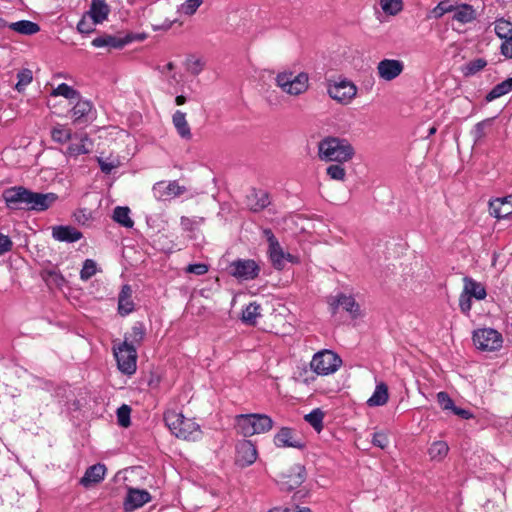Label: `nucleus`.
<instances>
[{"instance_id":"f257e3e1","label":"nucleus","mask_w":512,"mask_h":512,"mask_svg":"<svg viewBox=\"0 0 512 512\" xmlns=\"http://www.w3.org/2000/svg\"><path fill=\"white\" fill-rule=\"evenodd\" d=\"M317 155L321 161L347 163L355 156V149L346 138L327 136L318 142Z\"/></svg>"},{"instance_id":"f03ea898","label":"nucleus","mask_w":512,"mask_h":512,"mask_svg":"<svg viewBox=\"0 0 512 512\" xmlns=\"http://www.w3.org/2000/svg\"><path fill=\"white\" fill-rule=\"evenodd\" d=\"M164 420L169 430L177 437L188 441H196L202 431L200 425L193 419L186 418L181 412L167 410L164 413Z\"/></svg>"},{"instance_id":"7ed1b4c3","label":"nucleus","mask_w":512,"mask_h":512,"mask_svg":"<svg viewBox=\"0 0 512 512\" xmlns=\"http://www.w3.org/2000/svg\"><path fill=\"white\" fill-rule=\"evenodd\" d=\"M275 85L285 94L292 97H299L305 94L310 87L308 73H295L290 69L280 71L275 76Z\"/></svg>"},{"instance_id":"20e7f679","label":"nucleus","mask_w":512,"mask_h":512,"mask_svg":"<svg viewBox=\"0 0 512 512\" xmlns=\"http://www.w3.org/2000/svg\"><path fill=\"white\" fill-rule=\"evenodd\" d=\"M235 425L240 434L250 437L269 432L274 425L272 418L266 414H240L235 417Z\"/></svg>"},{"instance_id":"39448f33","label":"nucleus","mask_w":512,"mask_h":512,"mask_svg":"<svg viewBox=\"0 0 512 512\" xmlns=\"http://www.w3.org/2000/svg\"><path fill=\"white\" fill-rule=\"evenodd\" d=\"M342 365V359L332 350L324 349L315 353L310 361L311 370L319 376L334 374Z\"/></svg>"},{"instance_id":"423d86ee","label":"nucleus","mask_w":512,"mask_h":512,"mask_svg":"<svg viewBox=\"0 0 512 512\" xmlns=\"http://www.w3.org/2000/svg\"><path fill=\"white\" fill-rule=\"evenodd\" d=\"M328 96L341 105H349L356 98L357 86L347 78L327 82Z\"/></svg>"},{"instance_id":"0eeeda50","label":"nucleus","mask_w":512,"mask_h":512,"mask_svg":"<svg viewBox=\"0 0 512 512\" xmlns=\"http://www.w3.org/2000/svg\"><path fill=\"white\" fill-rule=\"evenodd\" d=\"M264 234L268 241V256L273 267L277 270H282L285 266V261L293 264H299L300 258L291 253L283 250L277 238L274 236L270 229H265Z\"/></svg>"},{"instance_id":"6e6552de","label":"nucleus","mask_w":512,"mask_h":512,"mask_svg":"<svg viewBox=\"0 0 512 512\" xmlns=\"http://www.w3.org/2000/svg\"><path fill=\"white\" fill-rule=\"evenodd\" d=\"M113 350L119 370L128 375L135 373L137 368L136 348L127 341H123L118 346H114Z\"/></svg>"},{"instance_id":"1a4fd4ad","label":"nucleus","mask_w":512,"mask_h":512,"mask_svg":"<svg viewBox=\"0 0 512 512\" xmlns=\"http://www.w3.org/2000/svg\"><path fill=\"white\" fill-rule=\"evenodd\" d=\"M472 340L475 347L481 351H497L503 345L502 335L495 329L482 328L473 332Z\"/></svg>"},{"instance_id":"9d476101","label":"nucleus","mask_w":512,"mask_h":512,"mask_svg":"<svg viewBox=\"0 0 512 512\" xmlns=\"http://www.w3.org/2000/svg\"><path fill=\"white\" fill-rule=\"evenodd\" d=\"M229 274L239 280H253L258 277L260 267L252 259H238L230 263Z\"/></svg>"},{"instance_id":"9b49d317","label":"nucleus","mask_w":512,"mask_h":512,"mask_svg":"<svg viewBox=\"0 0 512 512\" xmlns=\"http://www.w3.org/2000/svg\"><path fill=\"white\" fill-rule=\"evenodd\" d=\"M29 190L23 186H14L3 191L2 197L9 209H26L28 205Z\"/></svg>"},{"instance_id":"f8f14e48","label":"nucleus","mask_w":512,"mask_h":512,"mask_svg":"<svg viewBox=\"0 0 512 512\" xmlns=\"http://www.w3.org/2000/svg\"><path fill=\"white\" fill-rule=\"evenodd\" d=\"M305 480V468L300 464L290 467L287 472L279 476L278 483L283 490H293L299 487Z\"/></svg>"},{"instance_id":"ddd939ff","label":"nucleus","mask_w":512,"mask_h":512,"mask_svg":"<svg viewBox=\"0 0 512 512\" xmlns=\"http://www.w3.org/2000/svg\"><path fill=\"white\" fill-rule=\"evenodd\" d=\"M378 77L385 81L396 79L404 70V63L398 59H383L377 64Z\"/></svg>"},{"instance_id":"4468645a","label":"nucleus","mask_w":512,"mask_h":512,"mask_svg":"<svg viewBox=\"0 0 512 512\" xmlns=\"http://www.w3.org/2000/svg\"><path fill=\"white\" fill-rule=\"evenodd\" d=\"M152 190L155 198L158 200H166L169 198L178 197L186 192V188L179 185L177 181L157 182L154 184Z\"/></svg>"},{"instance_id":"2eb2a0df","label":"nucleus","mask_w":512,"mask_h":512,"mask_svg":"<svg viewBox=\"0 0 512 512\" xmlns=\"http://www.w3.org/2000/svg\"><path fill=\"white\" fill-rule=\"evenodd\" d=\"M256 446L250 440H242L236 446V464L241 467L252 465L257 459Z\"/></svg>"},{"instance_id":"dca6fc26","label":"nucleus","mask_w":512,"mask_h":512,"mask_svg":"<svg viewBox=\"0 0 512 512\" xmlns=\"http://www.w3.org/2000/svg\"><path fill=\"white\" fill-rule=\"evenodd\" d=\"M58 199L57 194L38 193L29 190L27 210L45 211L50 208Z\"/></svg>"},{"instance_id":"f3484780","label":"nucleus","mask_w":512,"mask_h":512,"mask_svg":"<svg viewBox=\"0 0 512 512\" xmlns=\"http://www.w3.org/2000/svg\"><path fill=\"white\" fill-rule=\"evenodd\" d=\"M490 214L497 219L512 218V195L489 202Z\"/></svg>"},{"instance_id":"a211bd4d","label":"nucleus","mask_w":512,"mask_h":512,"mask_svg":"<svg viewBox=\"0 0 512 512\" xmlns=\"http://www.w3.org/2000/svg\"><path fill=\"white\" fill-rule=\"evenodd\" d=\"M106 474V467L103 464L97 463L88 467L80 479L79 483L85 488H91L100 483Z\"/></svg>"},{"instance_id":"6ab92c4d","label":"nucleus","mask_w":512,"mask_h":512,"mask_svg":"<svg viewBox=\"0 0 512 512\" xmlns=\"http://www.w3.org/2000/svg\"><path fill=\"white\" fill-rule=\"evenodd\" d=\"M274 444L279 448H301L302 443L296 437L294 431L288 427H282L274 436Z\"/></svg>"},{"instance_id":"aec40b11","label":"nucleus","mask_w":512,"mask_h":512,"mask_svg":"<svg viewBox=\"0 0 512 512\" xmlns=\"http://www.w3.org/2000/svg\"><path fill=\"white\" fill-rule=\"evenodd\" d=\"M151 501V496L146 490L130 488L125 498L126 510L141 508L144 504Z\"/></svg>"},{"instance_id":"412c9836","label":"nucleus","mask_w":512,"mask_h":512,"mask_svg":"<svg viewBox=\"0 0 512 512\" xmlns=\"http://www.w3.org/2000/svg\"><path fill=\"white\" fill-rule=\"evenodd\" d=\"M172 124L181 139L186 141L192 139V131L185 112L176 110L172 115Z\"/></svg>"},{"instance_id":"4be33fe9","label":"nucleus","mask_w":512,"mask_h":512,"mask_svg":"<svg viewBox=\"0 0 512 512\" xmlns=\"http://www.w3.org/2000/svg\"><path fill=\"white\" fill-rule=\"evenodd\" d=\"M54 239L61 242H76L82 238V233L72 226H55L52 229Z\"/></svg>"},{"instance_id":"5701e85b","label":"nucleus","mask_w":512,"mask_h":512,"mask_svg":"<svg viewBox=\"0 0 512 512\" xmlns=\"http://www.w3.org/2000/svg\"><path fill=\"white\" fill-rule=\"evenodd\" d=\"M75 140H79L78 142H72L66 149L65 155L68 157H78L83 154H88L90 152L91 141L87 134L81 135L79 138L75 137Z\"/></svg>"},{"instance_id":"b1692460","label":"nucleus","mask_w":512,"mask_h":512,"mask_svg":"<svg viewBox=\"0 0 512 512\" xmlns=\"http://www.w3.org/2000/svg\"><path fill=\"white\" fill-rule=\"evenodd\" d=\"M134 310L132 300V288L130 285H124L118 297V312L122 316L130 314Z\"/></svg>"},{"instance_id":"393cba45","label":"nucleus","mask_w":512,"mask_h":512,"mask_svg":"<svg viewBox=\"0 0 512 512\" xmlns=\"http://www.w3.org/2000/svg\"><path fill=\"white\" fill-rule=\"evenodd\" d=\"M331 306L333 312H335L336 308L342 307L345 311L349 312L352 317H357L360 314L359 305L352 296L341 294L331 303Z\"/></svg>"},{"instance_id":"a878e982","label":"nucleus","mask_w":512,"mask_h":512,"mask_svg":"<svg viewBox=\"0 0 512 512\" xmlns=\"http://www.w3.org/2000/svg\"><path fill=\"white\" fill-rule=\"evenodd\" d=\"M389 400L388 386L384 382L377 383L372 396L367 400L369 407L384 406Z\"/></svg>"},{"instance_id":"bb28decb","label":"nucleus","mask_w":512,"mask_h":512,"mask_svg":"<svg viewBox=\"0 0 512 512\" xmlns=\"http://www.w3.org/2000/svg\"><path fill=\"white\" fill-rule=\"evenodd\" d=\"M128 41L112 35H102L92 40V45L96 48L121 49Z\"/></svg>"},{"instance_id":"cd10ccee","label":"nucleus","mask_w":512,"mask_h":512,"mask_svg":"<svg viewBox=\"0 0 512 512\" xmlns=\"http://www.w3.org/2000/svg\"><path fill=\"white\" fill-rule=\"evenodd\" d=\"M110 9L104 0H92L90 9L86 12L98 24L107 19Z\"/></svg>"},{"instance_id":"c85d7f7f","label":"nucleus","mask_w":512,"mask_h":512,"mask_svg":"<svg viewBox=\"0 0 512 512\" xmlns=\"http://www.w3.org/2000/svg\"><path fill=\"white\" fill-rule=\"evenodd\" d=\"M476 17V9L472 5L462 2L459 3L455 14H453V20L461 24L471 23L476 19Z\"/></svg>"},{"instance_id":"c756f323","label":"nucleus","mask_w":512,"mask_h":512,"mask_svg":"<svg viewBox=\"0 0 512 512\" xmlns=\"http://www.w3.org/2000/svg\"><path fill=\"white\" fill-rule=\"evenodd\" d=\"M8 28L22 35H33L40 31L39 25L29 20H21L18 22L10 23Z\"/></svg>"},{"instance_id":"7c9ffc66","label":"nucleus","mask_w":512,"mask_h":512,"mask_svg":"<svg viewBox=\"0 0 512 512\" xmlns=\"http://www.w3.org/2000/svg\"><path fill=\"white\" fill-rule=\"evenodd\" d=\"M51 138L56 143L66 144L73 139L72 130L65 125L57 123L51 129Z\"/></svg>"},{"instance_id":"2f4dec72","label":"nucleus","mask_w":512,"mask_h":512,"mask_svg":"<svg viewBox=\"0 0 512 512\" xmlns=\"http://www.w3.org/2000/svg\"><path fill=\"white\" fill-rule=\"evenodd\" d=\"M464 292L477 300H483L486 297L484 286L471 278H464Z\"/></svg>"},{"instance_id":"473e14b6","label":"nucleus","mask_w":512,"mask_h":512,"mask_svg":"<svg viewBox=\"0 0 512 512\" xmlns=\"http://www.w3.org/2000/svg\"><path fill=\"white\" fill-rule=\"evenodd\" d=\"M449 452V446L445 441H434L429 449L428 455L432 461L440 462L442 461Z\"/></svg>"},{"instance_id":"72a5a7b5","label":"nucleus","mask_w":512,"mask_h":512,"mask_svg":"<svg viewBox=\"0 0 512 512\" xmlns=\"http://www.w3.org/2000/svg\"><path fill=\"white\" fill-rule=\"evenodd\" d=\"M92 110V105L89 101L79 100L71 110L74 123H80L86 118Z\"/></svg>"},{"instance_id":"f704fd0d","label":"nucleus","mask_w":512,"mask_h":512,"mask_svg":"<svg viewBox=\"0 0 512 512\" xmlns=\"http://www.w3.org/2000/svg\"><path fill=\"white\" fill-rule=\"evenodd\" d=\"M145 337V328L142 323H136L129 333H127L124 337V341L132 344L133 347L140 345Z\"/></svg>"},{"instance_id":"c9c22d12","label":"nucleus","mask_w":512,"mask_h":512,"mask_svg":"<svg viewBox=\"0 0 512 512\" xmlns=\"http://www.w3.org/2000/svg\"><path fill=\"white\" fill-rule=\"evenodd\" d=\"M512 91V77L504 80L492 88V90L486 95L488 102L493 101L509 92Z\"/></svg>"},{"instance_id":"e433bc0d","label":"nucleus","mask_w":512,"mask_h":512,"mask_svg":"<svg viewBox=\"0 0 512 512\" xmlns=\"http://www.w3.org/2000/svg\"><path fill=\"white\" fill-rule=\"evenodd\" d=\"M112 218L115 222L126 228H131L134 225L133 220L130 218V209L128 207H116Z\"/></svg>"},{"instance_id":"4c0bfd02","label":"nucleus","mask_w":512,"mask_h":512,"mask_svg":"<svg viewBox=\"0 0 512 512\" xmlns=\"http://www.w3.org/2000/svg\"><path fill=\"white\" fill-rule=\"evenodd\" d=\"M459 3V0H443L433 9V14L436 18H440L446 13L453 12L455 14Z\"/></svg>"},{"instance_id":"58836bf2","label":"nucleus","mask_w":512,"mask_h":512,"mask_svg":"<svg viewBox=\"0 0 512 512\" xmlns=\"http://www.w3.org/2000/svg\"><path fill=\"white\" fill-rule=\"evenodd\" d=\"M380 7L384 14L396 16L403 9V0H379Z\"/></svg>"},{"instance_id":"ea45409f","label":"nucleus","mask_w":512,"mask_h":512,"mask_svg":"<svg viewBox=\"0 0 512 512\" xmlns=\"http://www.w3.org/2000/svg\"><path fill=\"white\" fill-rule=\"evenodd\" d=\"M494 25V31L501 40L512 37V22L500 18L495 21Z\"/></svg>"},{"instance_id":"a19ab883","label":"nucleus","mask_w":512,"mask_h":512,"mask_svg":"<svg viewBox=\"0 0 512 512\" xmlns=\"http://www.w3.org/2000/svg\"><path fill=\"white\" fill-rule=\"evenodd\" d=\"M345 163H335L326 168V174L331 180L343 182L346 179Z\"/></svg>"},{"instance_id":"79ce46f5","label":"nucleus","mask_w":512,"mask_h":512,"mask_svg":"<svg viewBox=\"0 0 512 512\" xmlns=\"http://www.w3.org/2000/svg\"><path fill=\"white\" fill-rule=\"evenodd\" d=\"M261 307L259 304L250 303L242 312V320L246 324L254 325L256 319L260 316Z\"/></svg>"},{"instance_id":"37998d69","label":"nucleus","mask_w":512,"mask_h":512,"mask_svg":"<svg viewBox=\"0 0 512 512\" xmlns=\"http://www.w3.org/2000/svg\"><path fill=\"white\" fill-rule=\"evenodd\" d=\"M304 419L317 431L323 429L324 413L321 409L316 408L309 414L305 415Z\"/></svg>"},{"instance_id":"c03bdc74","label":"nucleus","mask_w":512,"mask_h":512,"mask_svg":"<svg viewBox=\"0 0 512 512\" xmlns=\"http://www.w3.org/2000/svg\"><path fill=\"white\" fill-rule=\"evenodd\" d=\"M203 4L202 0H185L177 10L180 15L191 16Z\"/></svg>"},{"instance_id":"a18cd8bd","label":"nucleus","mask_w":512,"mask_h":512,"mask_svg":"<svg viewBox=\"0 0 512 512\" xmlns=\"http://www.w3.org/2000/svg\"><path fill=\"white\" fill-rule=\"evenodd\" d=\"M17 83L15 84V89L19 92H22L27 85L32 82L33 76L32 71L29 69H23L17 74Z\"/></svg>"},{"instance_id":"49530a36","label":"nucleus","mask_w":512,"mask_h":512,"mask_svg":"<svg viewBox=\"0 0 512 512\" xmlns=\"http://www.w3.org/2000/svg\"><path fill=\"white\" fill-rule=\"evenodd\" d=\"M97 24L94 19L90 18V16L85 13L77 24V30L80 33L89 34L95 30Z\"/></svg>"},{"instance_id":"de8ad7c7","label":"nucleus","mask_w":512,"mask_h":512,"mask_svg":"<svg viewBox=\"0 0 512 512\" xmlns=\"http://www.w3.org/2000/svg\"><path fill=\"white\" fill-rule=\"evenodd\" d=\"M97 273V264L92 259H86L83 263V267L80 271V278L83 281L89 280L92 276Z\"/></svg>"},{"instance_id":"09e8293b","label":"nucleus","mask_w":512,"mask_h":512,"mask_svg":"<svg viewBox=\"0 0 512 512\" xmlns=\"http://www.w3.org/2000/svg\"><path fill=\"white\" fill-rule=\"evenodd\" d=\"M52 96H63L67 99H74L78 96V93L76 90H74L71 86L67 85L66 83H61L60 85L55 88L52 93Z\"/></svg>"},{"instance_id":"8fccbe9b","label":"nucleus","mask_w":512,"mask_h":512,"mask_svg":"<svg viewBox=\"0 0 512 512\" xmlns=\"http://www.w3.org/2000/svg\"><path fill=\"white\" fill-rule=\"evenodd\" d=\"M130 413L131 408L128 405H122L117 410V421L118 424L124 428L130 425Z\"/></svg>"},{"instance_id":"3c124183","label":"nucleus","mask_w":512,"mask_h":512,"mask_svg":"<svg viewBox=\"0 0 512 512\" xmlns=\"http://www.w3.org/2000/svg\"><path fill=\"white\" fill-rule=\"evenodd\" d=\"M487 65L486 60L478 58L470 61L465 66V75H473L481 71Z\"/></svg>"},{"instance_id":"603ef678","label":"nucleus","mask_w":512,"mask_h":512,"mask_svg":"<svg viewBox=\"0 0 512 512\" xmlns=\"http://www.w3.org/2000/svg\"><path fill=\"white\" fill-rule=\"evenodd\" d=\"M437 401L444 410H453L454 402L446 392H439L437 394Z\"/></svg>"},{"instance_id":"864d4df0","label":"nucleus","mask_w":512,"mask_h":512,"mask_svg":"<svg viewBox=\"0 0 512 512\" xmlns=\"http://www.w3.org/2000/svg\"><path fill=\"white\" fill-rule=\"evenodd\" d=\"M372 443L374 446L385 449L388 446L389 439L386 433L376 432L373 434Z\"/></svg>"},{"instance_id":"5fc2aeb1","label":"nucleus","mask_w":512,"mask_h":512,"mask_svg":"<svg viewBox=\"0 0 512 512\" xmlns=\"http://www.w3.org/2000/svg\"><path fill=\"white\" fill-rule=\"evenodd\" d=\"M459 307L464 314H468L472 307L471 296L464 291L459 297Z\"/></svg>"},{"instance_id":"6e6d98bb","label":"nucleus","mask_w":512,"mask_h":512,"mask_svg":"<svg viewBox=\"0 0 512 512\" xmlns=\"http://www.w3.org/2000/svg\"><path fill=\"white\" fill-rule=\"evenodd\" d=\"M500 52L506 59H512V37L502 40Z\"/></svg>"},{"instance_id":"4d7b16f0","label":"nucleus","mask_w":512,"mask_h":512,"mask_svg":"<svg viewBox=\"0 0 512 512\" xmlns=\"http://www.w3.org/2000/svg\"><path fill=\"white\" fill-rule=\"evenodd\" d=\"M177 21H178L177 18H173V19L167 18L163 22H160L158 19L155 18L153 20L152 26H153L154 30H168L172 26V24Z\"/></svg>"},{"instance_id":"13d9d810","label":"nucleus","mask_w":512,"mask_h":512,"mask_svg":"<svg viewBox=\"0 0 512 512\" xmlns=\"http://www.w3.org/2000/svg\"><path fill=\"white\" fill-rule=\"evenodd\" d=\"M492 119L483 120L475 125L474 133L477 139H481L485 136V128L491 125Z\"/></svg>"},{"instance_id":"bf43d9fd","label":"nucleus","mask_w":512,"mask_h":512,"mask_svg":"<svg viewBox=\"0 0 512 512\" xmlns=\"http://www.w3.org/2000/svg\"><path fill=\"white\" fill-rule=\"evenodd\" d=\"M186 271L188 273H193V274H196V275H203V274L207 273L208 266L206 264H202V263L190 264L187 267Z\"/></svg>"},{"instance_id":"052dcab7","label":"nucleus","mask_w":512,"mask_h":512,"mask_svg":"<svg viewBox=\"0 0 512 512\" xmlns=\"http://www.w3.org/2000/svg\"><path fill=\"white\" fill-rule=\"evenodd\" d=\"M12 248V241L4 234L0 233V255L10 251Z\"/></svg>"},{"instance_id":"680f3d73","label":"nucleus","mask_w":512,"mask_h":512,"mask_svg":"<svg viewBox=\"0 0 512 512\" xmlns=\"http://www.w3.org/2000/svg\"><path fill=\"white\" fill-rule=\"evenodd\" d=\"M97 160H98V163L100 165L102 172H104L106 174H109L113 169H115L119 165L118 162H107V161L103 160L102 158H98Z\"/></svg>"},{"instance_id":"e2e57ef3","label":"nucleus","mask_w":512,"mask_h":512,"mask_svg":"<svg viewBox=\"0 0 512 512\" xmlns=\"http://www.w3.org/2000/svg\"><path fill=\"white\" fill-rule=\"evenodd\" d=\"M269 204L268 197L265 193H261L260 200L257 204L251 205V209L254 211H258L260 209H263Z\"/></svg>"},{"instance_id":"0e129e2a","label":"nucleus","mask_w":512,"mask_h":512,"mask_svg":"<svg viewBox=\"0 0 512 512\" xmlns=\"http://www.w3.org/2000/svg\"><path fill=\"white\" fill-rule=\"evenodd\" d=\"M452 411L455 415H457L463 419H471L473 417V414L469 410H466L463 408L454 406Z\"/></svg>"},{"instance_id":"69168bd1","label":"nucleus","mask_w":512,"mask_h":512,"mask_svg":"<svg viewBox=\"0 0 512 512\" xmlns=\"http://www.w3.org/2000/svg\"><path fill=\"white\" fill-rule=\"evenodd\" d=\"M187 101V98L184 95H178L175 98V103L178 106L184 105Z\"/></svg>"},{"instance_id":"338daca9","label":"nucleus","mask_w":512,"mask_h":512,"mask_svg":"<svg viewBox=\"0 0 512 512\" xmlns=\"http://www.w3.org/2000/svg\"><path fill=\"white\" fill-rule=\"evenodd\" d=\"M189 223H190V219L189 218H187V217H182L181 218V224L183 226L188 227Z\"/></svg>"},{"instance_id":"774afa93","label":"nucleus","mask_w":512,"mask_h":512,"mask_svg":"<svg viewBox=\"0 0 512 512\" xmlns=\"http://www.w3.org/2000/svg\"><path fill=\"white\" fill-rule=\"evenodd\" d=\"M10 23L6 22L3 18L0 17V29L8 27Z\"/></svg>"}]
</instances>
